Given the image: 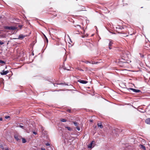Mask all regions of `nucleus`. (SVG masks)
<instances>
[{"mask_svg":"<svg viewBox=\"0 0 150 150\" xmlns=\"http://www.w3.org/2000/svg\"><path fill=\"white\" fill-rule=\"evenodd\" d=\"M4 28L6 29H8L9 30H14L17 29L18 28L16 26H5Z\"/></svg>","mask_w":150,"mask_h":150,"instance_id":"nucleus-1","label":"nucleus"},{"mask_svg":"<svg viewBox=\"0 0 150 150\" xmlns=\"http://www.w3.org/2000/svg\"><path fill=\"white\" fill-rule=\"evenodd\" d=\"M14 137L16 140L18 142H20L21 138V137L18 135L16 134L14 135Z\"/></svg>","mask_w":150,"mask_h":150,"instance_id":"nucleus-2","label":"nucleus"},{"mask_svg":"<svg viewBox=\"0 0 150 150\" xmlns=\"http://www.w3.org/2000/svg\"><path fill=\"white\" fill-rule=\"evenodd\" d=\"M127 89L128 90H131L133 92L135 93H139L141 92V91L139 90H137L132 88H127Z\"/></svg>","mask_w":150,"mask_h":150,"instance_id":"nucleus-3","label":"nucleus"},{"mask_svg":"<svg viewBox=\"0 0 150 150\" xmlns=\"http://www.w3.org/2000/svg\"><path fill=\"white\" fill-rule=\"evenodd\" d=\"M78 82L82 84H86L88 83V81L83 80H79L78 81Z\"/></svg>","mask_w":150,"mask_h":150,"instance_id":"nucleus-4","label":"nucleus"},{"mask_svg":"<svg viewBox=\"0 0 150 150\" xmlns=\"http://www.w3.org/2000/svg\"><path fill=\"white\" fill-rule=\"evenodd\" d=\"M112 44L113 42L111 40H110L108 44L109 48L110 50L112 49V48L111 47L112 46Z\"/></svg>","mask_w":150,"mask_h":150,"instance_id":"nucleus-5","label":"nucleus"},{"mask_svg":"<svg viewBox=\"0 0 150 150\" xmlns=\"http://www.w3.org/2000/svg\"><path fill=\"white\" fill-rule=\"evenodd\" d=\"M2 71V72H1V75H5L8 72V71H4V70L3 71Z\"/></svg>","mask_w":150,"mask_h":150,"instance_id":"nucleus-6","label":"nucleus"},{"mask_svg":"<svg viewBox=\"0 0 150 150\" xmlns=\"http://www.w3.org/2000/svg\"><path fill=\"white\" fill-rule=\"evenodd\" d=\"M145 122L146 124L150 125V118H148L146 119Z\"/></svg>","mask_w":150,"mask_h":150,"instance_id":"nucleus-7","label":"nucleus"},{"mask_svg":"<svg viewBox=\"0 0 150 150\" xmlns=\"http://www.w3.org/2000/svg\"><path fill=\"white\" fill-rule=\"evenodd\" d=\"M25 37V36H23L22 34L20 35L18 37V39H23Z\"/></svg>","mask_w":150,"mask_h":150,"instance_id":"nucleus-8","label":"nucleus"},{"mask_svg":"<svg viewBox=\"0 0 150 150\" xmlns=\"http://www.w3.org/2000/svg\"><path fill=\"white\" fill-rule=\"evenodd\" d=\"M139 146L141 149H142L143 150H146V149L145 146L143 145L140 144L139 145Z\"/></svg>","mask_w":150,"mask_h":150,"instance_id":"nucleus-9","label":"nucleus"},{"mask_svg":"<svg viewBox=\"0 0 150 150\" xmlns=\"http://www.w3.org/2000/svg\"><path fill=\"white\" fill-rule=\"evenodd\" d=\"M98 127L100 129H102L103 128V126L101 123H98Z\"/></svg>","mask_w":150,"mask_h":150,"instance_id":"nucleus-10","label":"nucleus"},{"mask_svg":"<svg viewBox=\"0 0 150 150\" xmlns=\"http://www.w3.org/2000/svg\"><path fill=\"white\" fill-rule=\"evenodd\" d=\"M94 142V141H93L91 142L88 146V147L89 148H91L92 147V144Z\"/></svg>","mask_w":150,"mask_h":150,"instance_id":"nucleus-11","label":"nucleus"},{"mask_svg":"<svg viewBox=\"0 0 150 150\" xmlns=\"http://www.w3.org/2000/svg\"><path fill=\"white\" fill-rule=\"evenodd\" d=\"M123 28V27L121 26L120 25H117V27H116V29H122Z\"/></svg>","mask_w":150,"mask_h":150,"instance_id":"nucleus-12","label":"nucleus"},{"mask_svg":"<svg viewBox=\"0 0 150 150\" xmlns=\"http://www.w3.org/2000/svg\"><path fill=\"white\" fill-rule=\"evenodd\" d=\"M21 139H22V142L23 143H25L26 142V139L24 138L21 137Z\"/></svg>","mask_w":150,"mask_h":150,"instance_id":"nucleus-13","label":"nucleus"},{"mask_svg":"<svg viewBox=\"0 0 150 150\" xmlns=\"http://www.w3.org/2000/svg\"><path fill=\"white\" fill-rule=\"evenodd\" d=\"M65 128L67 129L69 131H71L72 130V129H71L70 127H65Z\"/></svg>","mask_w":150,"mask_h":150,"instance_id":"nucleus-14","label":"nucleus"},{"mask_svg":"<svg viewBox=\"0 0 150 150\" xmlns=\"http://www.w3.org/2000/svg\"><path fill=\"white\" fill-rule=\"evenodd\" d=\"M73 122L75 126L76 127L78 126V123L77 122Z\"/></svg>","mask_w":150,"mask_h":150,"instance_id":"nucleus-15","label":"nucleus"},{"mask_svg":"<svg viewBox=\"0 0 150 150\" xmlns=\"http://www.w3.org/2000/svg\"><path fill=\"white\" fill-rule=\"evenodd\" d=\"M0 148H1L3 150H4L5 148H4L2 144H0Z\"/></svg>","mask_w":150,"mask_h":150,"instance_id":"nucleus-16","label":"nucleus"},{"mask_svg":"<svg viewBox=\"0 0 150 150\" xmlns=\"http://www.w3.org/2000/svg\"><path fill=\"white\" fill-rule=\"evenodd\" d=\"M5 62L2 60H0V65L1 64H5Z\"/></svg>","mask_w":150,"mask_h":150,"instance_id":"nucleus-17","label":"nucleus"},{"mask_svg":"<svg viewBox=\"0 0 150 150\" xmlns=\"http://www.w3.org/2000/svg\"><path fill=\"white\" fill-rule=\"evenodd\" d=\"M60 121L62 122H65L67 121V120L65 119H61Z\"/></svg>","mask_w":150,"mask_h":150,"instance_id":"nucleus-18","label":"nucleus"},{"mask_svg":"<svg viewBox=\"0 0 150 150\" xmlns=\"http://www.w3.org/2000/svg\"><path fill=\"white\" fill-rule=\"evenodd\" d=\"M126 55L127 56V57H128L129 55V52H128L127 53H126Z\"/></svg>","mask_w":150,"mask_h":150,"instance_id":"nucleus-19","label":"nucleus"},{"mask_svg":"<svg viewBox=\"0 0 150 150\" xmlns=\"http://www.w3.org/2000/svg\"><path fill=\"white\" fill-rule=\"evenodd\" d=\"M139 54L140 55V57H141L142 58H143L144 57V55L142 54L141 53H140Z\"/></svg>","mask_w":150,"mask_h":150,"instance_id":"nucleus-20","label":"nucleus"},{"mask_svg":"<svg viewBox=\"0 0 150 150\" xmlns=\"http://www.w3.org/2000/svg\"><path fill=\"white\" fill-rule=\"evenodd\" d=\"M98 62H92L91 64H97Z\"/></svg>","mask_w":150,"mask_h":150,"instance_id":"nucleus-21","label":"nucleus"},{"mask_svg":"<svg viewBox=\"0 0 150 150\" xmlns=\"http://www.w3.org/2000/svg\"><path fill=\"white\" fill-rule=\"evenodd\" d=\"M10 117L9 116H5V118L6 119H8V118H10Z\"/></svg>","mask_w":150,"mask_h":150,"instance_id":"nucleus-22","label":"nucleus"},{"mask_svg":"<svg viewBox=\"0 0 150 150\" xmlns=\"http://www.w3.org/2000/svg\"><path fill=\"white\" fill-rule=\"evenodd\" d=\"M33 134L36 135L37 134V133L34 131H32Z\"/></svg>","mask_w":150,"mask_h":150,"instance_id":"nucleus-23","label":"nucleus"},{"mask_svg":"<svg viewBox=\"0 0 150 150\" xmlns=\"http://www.w3.org/2000/svg\"><path fill=\"white\" fill-rule=\"evenodd\" d=\"M76 128L78 131H79L80 130V128L79 127L77 126L76 127Z\"/></svg>","mask_w":150,"mask_h":150,"instance_id":"nucleus-24","label":"nucleus"},{"mask_svg":"<svg viewBox=\"0 0 150 150\" xmlns=\"http://www.w3.org/2000/svg\"><path fill=\"white\" fill-rule=\"evenodd\" d=\"M85 63H86V64H88V63H91V62H89V61H86L85 62Z\"/></svg>","mask_w":150,"mask_h":150,"instance_id":"nucleus-25","label":"nucleus"},{"mask_svg":"<svg viewBox=\"0 0 150 150\" xmlns=\"http://www.w3.org/2000/svg\"><path fill=\"white\" fill-rule=\"evenodd\" d=\"M19 127L22 129H23L24 128V126H22V125H20L19 126Z\"/></svg>","mask_w":150,"mask_h":150,"instance_id":"nucleus-26","label":"nucleus"},{"mask_svg":"<svg viewBox=\"0 0 150 150\" xmlns=\"http://www.w3.org/2000/svg\"><path fill=\"white\" fill-rule=\"evenodd\" d=\"M45 41H46L47 43H48V40L47 38V37H46Z\"/></svg>","mask_w":150,"mask_h":150,"instance_id":"nucleus-27","label":"nucleus"},{"mask_svg":"<svg viewBox=\"0 0 150 150\" xmlns=\"http://www.w3.org/2000/svg\"><path fill=\"white\" fill-rule=\"evenodd\" d=\"M4 44V43L3 42H0V45H2Z\"/></svg>","mask_w":150,"mask_h":150,"instance_id":"nucleus-28","label":"nucleus"},{"mask_svg":"<svg viewBox=\"0 0 150 150\" xmlns=\"http://www.w3.org/2000/svg\"><path fill=\"white\" fill-rule=\"evenodd\" d=\"M22 25H18V27L21 29L22 27Z\"/></svg>","mask_w":150,"mask_h":150,"instance_id":"nucleus-29","label":"nucleus"},{"mask_svg":"<svg viewBox=\"0 0 150 150\" xmlns=\"http://www.w3.org/2000/svg\"><path fill=\"white\" fill-rule=\"evenodd\" d=\"M46 145L47 146H50V144L49 143H47L46 144Z\"/></svg>","mask_w":150,"mask_h":150,"instance_id":"nucleus-30","label":"nucleus"},{"mask_svg":"<svg viewBox=\"0 0 150 150\" xmlns=\"http://www.w3.org/2000/svg\"><path fill=\"white\" fill-rule=\"evenodd\" d=\"M67 111L69 112H71V110H68Z\"/></svg>","mask_w":150,"mask_h":150,"instance_id":"nucleus-31","label":"nucleus"},{"mask_svg":"<svg viewBox=\"0 0 150 150\" xmlns=\"http://www.w3.org/2000/svg\"><path fill=\"white\" fill-rule=\"evenodd\" d=\"M2 120V117H0V121Z\"/></svg>","mask_w":150,"mask_h":150,"instance_id":"nucleus-32","label":"nucleus"},{"mask_svg":"<svg viewBox=\"0 0 150 150\" xmlns=\"http://www.w3.org/2000/svg\"><path fill=\"white\" fill-rule=\"evenodd\" d=\"M77 26H79V27L80 28L81 27V26H80V25H76Z\"/></svg>","mask_w":150,"mask_h":150,"instance_id":"nucleus-33","label":"nucleus"},{"mask_svg":"<svg viewBox=\"0 0 150 150\" xmlns=\"http://www.w3.org/2000/svg\"><path fill=\"white\" fill-rule=\"evenodd\" d=\"M63 84L62 83H59L57 84H58V85H61V84Z\"/></svg>","mask_w":150,"mask_h":150,"instance_id":"nucleus-34","label":"nucleus"},{"mask_svg":"<svg viewBox=\"0 0 150 150\" xmlns=\"http://www.w3.org/2000/svg\"><path fill=\"white\" fill-rule=\"evenodd\" d=\"M41 150H45V149H43V148H41Z\"/></svg>","mask_w":150,"mask_h":150,"instance_id":"nucleus-35","label":"nucleus"},{"mask_svg":"<svg viewBox=\"0 0 150 150\" xmlns=\"http://www.w3.org/2000/svg\"><path fill=\"white\" fill-rule=\"evenodd\" d=\"M127 62H124V64H127Z\"/></svg>","mask_w":150,"mask_h":150,"instance_id":"nucleus-36","label":"nucleus"},{"mask_svg":"<svg viewBox=\"0 0 150 150\" xmlns=\"http://www.w3.org/2000/svg\"><path fill=\"white\" fill-rule=\"evenodd\" d=\"M82 38H85V36H83V35H82Z\"/></svg>","mask_w":150,"mask_h":150,"instance_id":"nucleus-37","label":"nucleus"},{"mask_svg":"<svg viewBox=\"0 0 150 150\" xmlns=\"http://www.w3.org/2000/svg\"><path fill=\"white\" fill-rule=\"evenodd\" d=\"M41 128H42V130L43 131V127H41Z\"/></svg>","mask_w":150,"mask_h":150,"instance_id":"nucleus-38","label":"nucleus"},{"mask_svg":"<svg viewBox=\"0 0 150 150\" xmlns=\"http://www.w3.org/2000/svg\"><path fill=\"white\" fill-rule=\"evenodd\" d=\"M44 37H45V38H46V36H45V35H44Z\"/></svg>","mask_w":150,"mask_h":150,"instance_id":"nucleus-39","label":"nucleus"},{"mask_svg":"<svg viewBox=\"0 0 150 150\" xmlns=\"http://www.w3.org/2000/svg\"><path fill=\"white\" fill-rule=\"evenodd\" d=\"M80 71H83V69H81L80 70Z\"/></svg>","mask_w":150,"mask_h":150,"instance_id":"nucleus-40","label":"nucleus"},{"mask_svg":"<svg viewBox=\"0 0 150 150\" xmlns=\"http://www.w3.org/2000/svg\"><path fill=\"white\" fill-rule=\"evenodd\" d=\"M88 36V35H87H87H86V37H87V36Z\"/></svg>","mask_w":150,"mask_h":150,"instance_id":"nucleus-41","label":"nucleus"},{"mask_svg":"<svg viewBox=\"0 0 150 150\" xmlns=\"http://www.w3.org/2000/svg\"><path fill=\"white\" fill-rule=\"evenodd\" d=\"M90 121L92 122V120H90Z\"/></svg>","mask_w":150,"mask_h":150,"instance_id":"nucleus-42","label":"nucleus"},{"mask_svg":"<svg viewBox=\"0 0 150 150\" xmlns=\"http://www.w3.org/2000/svg\"><path fill=\"white\" fill-rule=\"evenodd\" d=\"M64 69H65V70H66V69H66V68H64Z\"/></svg>","mask_w":150,"mask_h":150,"instance_id":"nucleus-43","label":"nucleus"}]
</instances>
